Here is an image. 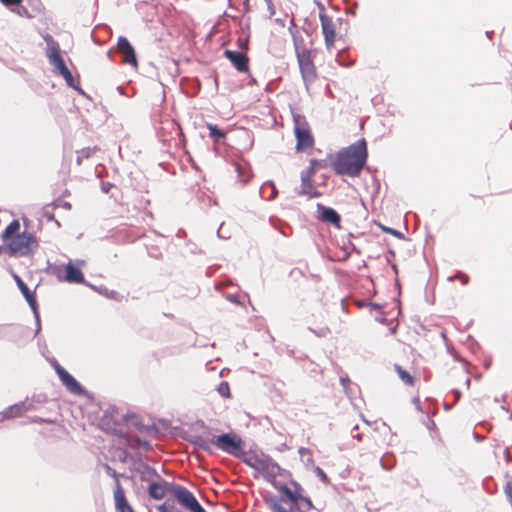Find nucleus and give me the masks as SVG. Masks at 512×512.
Wrapping results in <instances>:
<instances>
[{"mask_svg": "<svg viewBox=\"0 0 512 512\" xmlns=\"http://www.w3.org/2000/svg\"><path fill=\"white\" fill-rule=\"evenodd\" d=\"M217 391L219 392V394L223 397H229V385L227 382H221L218 387H217Z\"/></svg>", "mask_w": 512, "mask_h": 512, "instance_id": "obj_28", "label": "nucleus"}, {"mask_svg": "<svg viewBox=\"0 0 512 512\" xmlns=\"http://www.w3.org/2000/svg\"><path fill=\"white\" fill-rule=\"evenodd\" d=\"M297 60L304 82L306 84L314 82L317 79V69L312 52L308 49L297 51Z\"/></svg>", "mask_w": 512, "mask_h": 512, "instance_id": "obj_7", "label": "nucleus"}, {"mask_svg": "<svg viewBox=\"0 0 512 512\" xmlns=\"http://www.w3.org/2000/svg\"><path fill=\"white\" fill-rule=\"evenodd\" d=\"M242 460L249 467L267 476L276 477L280 474V466L269 456L243 453Z\"/></svg>", "mask_w": 512, "mask_h": 512, "instance_id": "obj_5", "label": "nucleus"}, {"mask_svg": "<svg viewBox=\"0 0 512 512\" xmlns=\"http://www.w3.org/2000/svg\"><path fill=\"white\" fill-rule=\"evenodd\" d=\"M84 264V261H78L77 264L69 262L65 266L64 280L69 283H83L85 278L81 271L80 266Z\"/></svg>", "mask_w": 512, "mask_h": 512, "instance_id": "obj_14", "label": "nucleus"}, {"mask_svg": "<svg viewBox=\"0 0 512 512\" xmlns=\"http://www.w3.org/2000/svg\"><path fill=\"white\" fill-rule=\"evenodd\" d=\"M394 368L399 376V378L408 386L414 385V377L406 371L402 366L399 364H395Z\"/></svg>", "mask_w": 512, "mask_h": 512, "instance_id": "obj_23", "label": "nucleus"}, {"mask_svg": "<svg viewBox=\"0 0 512 512\" xmlns=\"http://www.w3.org/2000/svg\"><path fill=\"white\" fill-rule=\"evenodd\" d=\"M202 431L193 432L187 436V440L197 448H200L206 452H212L214 446V435L211 429L203 422L200 424Z\"/></svg>", "mask_w": 512, "mask_h": 512, "instance_id": "obj_9", "label": "nucleus"}, {"mask_svg": "<svg viewBox=\"0 0 512 512\" xmlns=\"http://www.w3.org/2000/svg\"><path fill=\"white\" fill-rule=\"evenodd\" d=\"M118 51L123 55V62L125 64L132 65L133 67L138 66L137 57L135 54V50L130 44V42L125 37H119L117 43Z\"/></svg>", "mask_w": 512, "mask_h": 512, "instance_id": "obj_13", "label": "nucleus"}, {"mask_svg": "<svg viewBox=\"0 0 512 512\" xmlns=\"http://www.w3.org/2000/svg\"><path fill=\"white\" fill-rule=\"evenodd\" d=\"M157 510H158L159 512H173V507L169 506V505H168V503H167V502H165V503H163V504L159 505V506L157 507Z\"/></svg>", "mask_w": 512, "mask_h": 512, "instance_id": "obj_32", "label": "nucleus"}, {"mask_svg": "<svg viewBox=\"0 0 512 512\" xmlns=\"http://www.w3.org/2000/svg\"><path fill=\"white\" fill-rule=\"evenodd\" d=\"M157 480L151 481L148 486L149 496L155 500H161L165 497L167 493L172 494V486H175V483L167 482L163 480L155 471H153Z\"/></svg>", "mask_w": 512, "mask_h": 512, "instance_id": "obj_12", "label": "nucleus"}, {"mask_svg": "<svg viewBox=\"0 0 512 512\" xmlns=\"http://www.w3.org/2000/svg\"><path fill=\"white\" fill-rule=\"evenodd\" d=\"M242 439L232 433H225L214 437V446L223 452L238 458L243 457Z\"/></svg>", "mask_w": 512, "mask_h": 512, "instance_id": "obj_6", "label": "nucleus"}, {"mask_svg": "<svg viewBox=\"0 0 512 512\" xmlns=\"http://www.w3.org/2000/svg\"><path fill=\"white\" fill-rule=\"evenodd\" d=\"M292 116L293 132L296 138V151L304 152L313 149L315 138L306 117L298 113H293Z\"/></svg>", "mask_w": 512, "mask_h": 512, "instance_id": "obj_3", "label": "nucleus"}, {"mask_svg": "<svg viewBox=\"0 0 512 512\" xmlns=\"http://www.w3.org/2000/svg\"><path fill=\"white\" fill-rule=\"evenodd\" d=\"M299 499H301L302 501H304V502H305V504H306V506H307V510H310V509H312V508H313L312 501H311L309 498H307V497H302V496H300V495H299Z\"/></svg>", "mask_w": 512, "mask_h": 512, "instance_id": "obj_35", "label": "nucleus"}, {"mask_svg": "<svg viewBox=\"0 0 512 512\" xmlns=\"http://www.w3.org/2000/svg\"><path fill=\"white\" fill-rule=\"evenodd\" d=\"M52 366L54 367L57 375L59 376L62 384L66 387V389L74 394V395H84V388L78 383V381L68 373L55 359L50 360Z\"/></svg>", "mask_w": 512, "mask_h": 512, "instance_id": "obj_11", "label": "nucleus"}, {"mask_svg": "<svg viewBox=\"0 0 512 512\" xmlns=\"http://www.w3.org/2000/svg\"><path fill=\"white\" fill-rule=\"evenodd\" d=\"M453 393L455 394L456 400H458L460 398V391L454 390Z\"/></svg>", "mask_w": 512, "mask_h": 512, "instance_id": "obj_42", "label": "nucleus"}, {"mask_svg": "<svg viewBox=\"0 0 512 512\" xmlns=\"http://www.w3.org/2000/svg\"><path fill=\"white\" fill-rule=\"evenodd\" d=\"M321 21L322 34L324 36L325 46L328 50H331L334 47L336 41V29L338 25L341 23V19L338 18L334 20L332 17L328 16L325 13H320L319 15Z\"/></svg>", "mask_w": 512, "mask_h": 512, "instance_id": "obj_10", "label": "nucleus"}, {"mask_svg": "<svg viewBox=\"0 0 512 512\" xmlns=\"http://www.w3.org/2000/svg\"><path fill=\"white\" fill-rule=\"evenodd\" d=\"M27 410L25 402L14 404L0 413V421L20 416Z\"/></svg>", "mask_w": 512, "mask_h": 512, "instance_id": "obj_18", "label": "nucleus"}, {"mask_svg": "<svg viewBox=\"0 0 512 512\" xmlns=\"http://www.w3.org/2000/svg\"><path fill=\"white\" fill-rule=\"evenodd\" d=\"M94 150L87 147L83 148L82 150L78 151V154L82 155L84 158H89L93 154Z\"/></svg>", "mask_w": 512, "mask_h": 512, "instance_id": "obj_31", "label": "nucleus"}, {"mask_svg": "<svg viewBox=\"0 0 512 512\" xmlns=\"http://www.w3.org/2000/svg\"><path fill=\"white\" fill-rule=\"evenodd\" d=\"M340 383H341V385L343 387V390H344L345 394L349 398H352L353 395L355 394V392L353 391V389L351 387V381H350L349 377L347 375L341 376L340 377Z\"/></svg>", "mask_w": 512, "mask_h": 512, "instance_id": "obj_24", "label": "nucleus"}, {"mask_svg": "<svg viewBox=\"0 0 512 512\" xmlns=\"http://www.w3.org/2000/svg\"><path fill=\"white\" fill-rule=\"evenodd\" d=\"M225 57L233 64V66L240 72H247L249 69V58L246 54L238 51L225 50Z\"/></svg>", "mask_w": 512, "mask_h": 512, "instance_id": "obj_15", "label": "nucleus"}, {"mask_svg": "<svg viewBox=\"0 0 512 512\" xmlns=\"http://www.w3.org/2000/svg\"><path fill=\"white\" fill-rule=\"evenodd\" d=\"M115 505L119 512H134L132 507L128 504L123 490L118 486L114 492Z\"/></svg>", "mask_w": 512, "mask_h": 512, "instance_id": "obj_20", "label": "nucleus"}, {"mask_svg": "<svg viewBox=\"0 0 512 512\" xmlns=\"http://www.w3.org/2000/svg\"><path fill=\"white\" fill-rule=\"evenodd\" d=\"M3 253L7 254L6 244H4V243H3V245H0V255Z\"/></svg>", "mask_w": 512, "mask_h": 512, "instance_id": "obj_39", "label": "nucleus"}, {"mask_svg": "<svg viewBox=\"0 0 512 512\" xmlns=\"http://www.w3.org/2000/svg\"><path fill=\"white\" fill-rule=\"evenodd\" d=\"M83 158H84V157H83L82 155L78 154V156H77V164H78V165H81V164H82V160H83Z\"/></svg>", "mask_w": 512, "mask_h": 512, "instance_id": "obj_41", "label": "nucleus"}, {"mask_svg": "<svg viewBox=\"0 0 512 512\" xmlns=\"http://www.w3.org/2000/svg\"><path fill=\"white\" fill-rule=\"evenodd\" d=\"M206 127L209 130L210 138H212L214 142L219 143L226 138V133L220 130L217 125L207 123Z\"/></svg>", "mask_w": 512, "mask_h": 512, "instance_id": "obj_22", "label": "nucleus"}, {"mask_svg": "<svg viewBox=\"0 0 512 512\" xmlns=\"http://www.w3.org/2000/svg\"><path fill=\"white\" fill-rule=\"evenodd\" d=\"M413 402H414V404L416 405V408H417L418 410H420V401H419V398H414V399H413Z\"/></svg>", "mask_w": 512, "mask_h": 512, "instance_id": "obj_40", "label": "nucleus"}, {"mask_svg": "<svg viewBox=\"0 0 512 512\" xmlns=\"http://www.w3.org/2000/svg\"><path fill=\"white\" fill-rule=\"evenodd\" d=\"M0 2L3 5L10 7V6H14V5H20L22 3V0H0Z\"/></svg>", "mask_w": 512, "mask_h": 512, "instance_id": "obj_33", "label": "nucleus"}, {"mask_svg": "<svg viewBox=\"0 0 512 512\" xmlns=\"http://www.w3.org/2000/svg\"><path fill=\"white\" fill-rule=\"evenodd\" d=\"M235 169L238 173L239 181L242 184H246L251 177L250 172L248 170H246L245 168H243L240 164H236Z\"/></svg>", "mask_w": 512, "mask_h": 512, "instance_id": "obj_25", "label": "nucleus"}, {"mask_svg": "<svg viewBox=\"0 0 512 512\" xmlns=\"http://www.w3.org/2000/svg\"><path fill=\"white\" fill-rule=\"evenodd\" d=\"M378 226L381 228L382 231L389 233L395 237L402 238V236H403L401 232L394 230L392 228L386 227L381 223H378Z\"/></svg>", "mask_w": 512, "mask_h": 512, "instance_id": "obj_29", "label": "nucleus"}, {"mask_svg": "<svg viewBox=\"0 0 512 512\" xmlns=\"http://www.w3.org/2000/svg\"><path fill=\"white\" fill-rule=\"evenodd\" d=\"M357 430H358V425L354 426V428L352 429V432H351L352 433V437L357 439V440H359V441H361L362 435L360 433H356V434L354 433V431H357Z\"/></svg>", "mask_w": 512, "mask_h": 512, "instance_id": "obj_37", "label": "nucleus"}, {"mask_svg": "<svg viewBox=\"0 0 512 512\" xmlns=\"http://www.w3.org/2000/svg\"><path fill=\"white\" fill-rule=\"evenodd\" d=\"M107 471L109 474H112L113 476L115 475V471L112 470L109 466H107Z\"/></svg>", "mask_w": 512, "mask_h": 512, "instance_id": "obj_43", "label": "nucleus"}, {"mask_svg": "<svg viewBox=\"0 0 512 512\" xmlns=\"http://www.w3.org/2000/svg\"><path fill=\"white\" fill-rule=\"evenodd\" d=\"M325 167V163L322 160H316L312 159L310 161V166L306 170L310 175H315V173L319 170Z\"/></svg>", "mask_w": 512, "mask_h": 512, "instance_id": "obj_26", "label": "nucleus"}, {"mask_svg": "<svg viewBox=\"0 0 512 512\" xmlns=\"http://www.w3.org/2000/svg\"><path fill=\"white\" fill-rule=\"evenodd\" d=\"M14 279H15L17 286L20 289L21 293L25 297L26 301L28 302V304L30 305L32 310L34 312H36L37 311V301H36L35 293L32 292L28 288V286L24 283V281L18 275H14Z\"/></svg>", "mask_w": 512, "mask_h": 512, "instance_id": "obj_17", "label": "nucleus"}, {"mask_svg": "<svg viewBox=\"0 0 512 512\" xmlns=\"http://www.w3.org/2000/svg\"><path fill=\"white\" fill-rule=\"evenodd\" d=\"M291 511H292V512H307V510H302V509L299 507L298 503L292 504V506H291Z\"/></svg>", "mask_w": 512, "mask_h": 512, "instance_id": "obj_38", "label": "nucleus"}, {"mask_svg": "<svg viewBox=\"0 0 512 512\" xmlns=\"http://www.w3.org/2000/svg\"><path fill=\"white\" fill-rule=\"evenodd\" d=\"M283 494L286 498H288L293 504L297 503L299 499V495L295 494L290 488L284 486L282 488Z\"/></svg>", "mask_w": 512, "mask_h": 512, "instance_id": "obj_27", "label": "nucleus"}, {"mask_svg": "<svg viewBox=\"0 0 512 512\" xmlns=\"http://www.w3.org/2000/svg\"><path fill=\"white\" fill-rule=\"evenodd\" d=\"M172 495L178 502L191 512H206L196 497L186 487L176 484L172 486Z\"/></svg>", "mask_w": 512, "mask_h": 512, "instance_id": "obj_8", "label": "nucleus"}, {"mask_svg": "<svg viewBox=\"0 0 512 512\" xmlns=\"http://www.w3.org/2000/svg\"><path fill=\"white\" fill-rule=\"evenodd\" d=\"M321 220L324 222L331 223L336 227H340L341 218L340 215L332 208L321 206Z\"/></svg>", "mask_w": 512, "mask_h": 512, "instance_id": "obj_19", "label": "nucleus"}, {"mask_svg": "<svg viewBox=\"0 0 512 512\" xmlns=\"http://www.w3.org/2000/svg\"><path fill=\"white\" fill-rule=\"evenodd\" d=\"M315 472V474L317 475V477L324 483L328 482V477L326 475V473L318 466H314L312 468Z\"/></svg>", "mask_w": 512, "mask_h": 512, "instance_id": "obj_30", "label": "nucleus"}, {"mask_svg": "<svg viewBox=\"0 0 512 512\" xmlns=\"http://www.w3.org/2000/svg\"><path fill=\"white\" fill-rule=\"evenodd\" d=\"M367 144L364 139L339 151L331 163L332 169L338 175L358 177L367 161Z\"/></svg>", "mask_w": 512, "mask_h": 512, "instance_id": "obj_2", "label": "nucleus"}, {"mask_svg": "<svg viewBox=\"0 0 512 512\" xmlns=\"http://www.w3.org/2000/svg\"><path fill=\"white\" fill-rule=\"evenodd\" d=\"M460 279L462 281L463 284H467L468 281H469V277L466 275V274H462V273H459L457 276L453 277V278H450V280H454V279Z\"/></svg>", "mask_w": 512, "mask_h": 512, "instance_id": "obj_34", "label": "nucleus"}, {"mask_svg": "<svg viewBox=\"0 0 512 512\" xmlns=\"http://www.w3.org/2000/svg\"><path fill=\"white\" fill-rule=\"evenodd\" d=\"M314 175H310L308 172L304 171L301 174V194L308 196L309 198H317L321 195V193L315 188L313 185Z\"/></svg>", "mask_w": 512, "mask_h": 512, "instance_id": "obj_16", "label": "nucleus"}, {"mask_svg": "<svg viewBox=\"0 0 512 512\" xmlns=\"http://www.w3.org/2000/svg\"><path fill=\"white\" fill-rule=\"evenodd\" d=\"M45 40L48 44L46 56L50 64L53 65L55 71L64 78L69 87L77 88V86L75 85L73 75L67 68L61 56L59 44L55 42L53 38L49 35L45 37Z\"/></svg>", "mask_w": 512, "mask_h": 512, "instance_id": "obj_4", "label": "nucleus"}, {"mask_svg": "<svg viewBox=\"0 0 512 512\" xmlns=\"http://www.w3.org/2000/svg\"><path fill=\"white\" fill-rule=\"evenodd\" d=\"M249 0H244V4L246 7H248Z\"/></svg>", "mask_w": 512, "mask_h": 512, "instance_id": "obj_44", "label": "nucleus"}, {"mask_svg": "<svg viewBox=\"0 0 512 512\" xmlns=\"http://www.w3.org/2000/svg\"><path fill=\"white\" fill-rule=\"evenodd\" d=\"M20 229V222L15 219L1 233V240L6 244L9 256L28 257L33 255L39 247L38 239L32 232H20Z\"/></svg>", "mask_w": 512, "mask_h": 512, "instance_id": "obj_1", "label": "nucleus"}, {"mask_svg": "<svg viewBox=\"0 0 512 512\" xmlns=\"http://www.w3.org/2000/svg\"><path fill=\"white\" fill-rule=\"evenodd\" d=\"M383 467H384V469H390V466H386L384 463H383Z\"/></svg>", "mask_w": 512, "mask_h": 512, "instance_id": "obj_45", "label": "nucleus"}, {"mask_svg": "<svg viewBox=\"0 0 512 512\" xmlns=\"http://www.w3.org/2000/svg\"><path fill=\"white\" fill-rule=\"evenodd\" d=\"M298 453L300 455V459L302 463L305 465L306 468H313L315 466L314 459H313V453L310 449L301 447L298 450Z\"/></svg>", "mask_w": 512, "mask_h": 512, "instance_id": "obj_21", "label": "nucleus"}, {"mask_svg": "<svg viewBox=\"0 0 512 512\" xmlns=\"http://www.w3.org/2000/svg\"><path fill=\"white\" fill-rule=\"evenodd\" d=\"M273 511L274 512H292L291 510L288 511L287 509H285L283 506H281L280 504H275L273 506Z\"/></svg>", "mask_w": 512, "mask_h": 512, "instance_id": "obj_36", "label": "nucleus"}]
</instances>
